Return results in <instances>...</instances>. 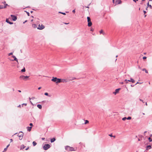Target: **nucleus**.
Segmentation results:
<instances>
[{"mask_svg": "<svg viewBox=\"0 0 152 152\" xmlns=\"http://www.w3.org/2000/svg\"><path fill=\"white\" fill-rule=\"evenodd\" d=\"M86 7L87 8H89V6H88Z\"/></svg>", "mask_w": 152, "mask_h": 152, "instance_id": "obj_63", "label": "nucleus"}, {"mask_svg": "<svg viewBox=\"0 0 152 152\" xmlns=\"http://www.w3.org/2000/svg\"><path fill=\"white\" fill-rule=\"evenodd\" d=\"M76 79V78H75V77H73L72 78V80H75V79Z\"/></svg>", "mask_w": 152, "mask_h": 152, "instance_id": "obj_44", "label": "nucleus"}, {"mask_svg": "<svg viewBox=\"0 0 152 152\" xmlns=\"http://www.w3.org/2000/svg\"><path fill=\"white\" fill-rule=\"evenodd\" d=\"M30 102H31V104L32 105H34L33 104V103L31 102V101H30Z\"/></svg>", "mask_w": 152, "mask_h": 152, "instance_id": "obj_54", "label": "nucleus"}, {"mask_svg": "<svg viewBox=\"0 0 152 152\" xmlns=\"http://www.w3.org/2000/svg\"><path fill=\"white\" fill-rule=\"evenodd\" d=\"M18 107H21V105H19L18 106Z\"/></svg>", "mask_w": 152, "mask_h": 152, "instance_id": "obj_53", "label": "nucleus"}, {"mask_svg": "<svg viewBox=\"0 0 152 152\" xmlns=\"http://www.w3.org/2000/svg\"><path fill=\"white\" fill-rule=\"evenodd\" d=\"M94 31V29L93 28H91V31Z\"/></svg>", "mask_w": 152, "mask_h": 152, "instance_id": "obj_48", "label": "nucleus"}, {"mask_svg": "<svg viewBox=\"0 0 152 152\" xmlns=\"http://www.w3.org/2000/svg\"><path fill=\"white\" fill-rule=\"evenodd\" d=\"M9 145H10V144L8 145L7 146L6 148H8V147H9Z\"/></svg>", "mask_w": 152, "mask_h": 152, "instance_id": "obj_50", "label": "nucleus"}, {"mask_svg": "<svg viewBox=\"0 0 152 152\" xmlns=\"http://www.w3.org/2000/svg\"><path fill=\"white\" fill-rule=\"evenodd\" d=\"M88 26L89 27L91 26L92 25V23L91 22V21L88 22Z\"/></svg>", "mask_w": 152, "mask_h": 152, "instance_id": "obj_20", "label": "nucleus"}, {"mask_svg": "<svg viewBox=\"0 0 152 152\" xmlns=\"http://www.w3.org/2000/svg\"><path fill=\"white\" fill-rule=\"evenodd\" d=\"M25 147V146H24V145H22L20 146V150H22Z\"/></svg>", "mask_w": 152, "mask_h": 152, "instance_id": "obj_17", "label": "nucleus"}, {"mask_svg": "<svg viewBox=\"0 0 152 152\" xmlns=\"http://www.w3.org/2000/svg\"><path fill=\"white\" fill-rule=\"evenodd\" d=\"M45 139V138H42V140H44Z\"/></svg>", "mask_w": 152, "mask_h": 152, "instance_id": "obj_58", "label": "nucleus"}, {"mask_svg": "<svg viewBox=\"0 0 152 152\" xmlns=\"http://www.w3.org/2000/svg\"><path fill=\"white\" fill-rule=\"evenodd\" d=\"M7 149V148H6L4 149V151H6Z\"/></svg>", "mask_w": 152, "mask_h": 152, "instance_id": "obj_42", "label": "nucleus"}, {"mask_svg": "<svg viewBox=\"0 0 152 152\" xmlns=\"http://www.w3.org/2000/svg\"><path fill=\"white\" fill-rule=\"evenodd\" d=\"M18 91L19 92H21V91H20V90H18Z\"/></svg>", "mask_w": 152, "mask_h": 152, "instance_id": "obj_57", "label": "nucleus"}, {"mask_svg": "<svg viewBox=\"0 0 152 152\" xmlns=\"http://www.w3.org/2000/svg\"><path fill=\"white\" fill-rule=\"evenodd\" d=\"M139 100H140V101H141L143 103H144L145 102H144V101H143V100H142V99H139Z\"/></svg>", "mask_w": 152, "mask_h": 152, "instance_id": "obj_38", "label": "nucleus"}, {"mask_svg": "<svg viewBox=\"0 0 152 152\" xmlns=\"http://www.w3.org/2000/svg\"><path fill=\"white\" fill-rule=\"evenodd\" d=\"M56 140V139L55 138H53L51 139L50 142H54Z\"/></svg>", "mask_w": 152, "mask_h": 152, "instance_id": "obj_19", "label": "nucleus"}, {"mask_svg": "<svg viewBox=\"0 0 152 152\" xmlns=\"http://www.w3.org/2000/svg\"><path fill=\"white\" fill-rule=\"evenodd\" d=\"M64 23L65 24H68L69 23Z\"/></svg>", "mask_w": 152, "mask_h": 152, "instance_id": "obj_56", "label": "nucleus"}, {"mask_svg": "<svg viewBox=\"0 0 152 152\" xmlns=\"http://www.w3.org/2000/svg\"><path fill=\"white\" fill-rule=\"evenodd\" d=\"M126 119L128 120H130L131 119V117H129L127 118H126Z\"/></svg>", "mask_w": 152, "mask_h": 152, "instance_id": "obj_33", "label": "nucleus"}, {"mask_svg": "<svg viewBox=\"0 0 152 152\" xmlns=\"http://www.w3.org/2000/svg\"><path fill=\"white\" fill-rule=\"evenodd\" d=\"M65 148L66 150L68 151H75V150L74 149L73 147H71L68 145L66 146Z\"/></svg>", "mask_w": 152, "mask_h": 152, "instance_id": "obj_1", "label": "nucleus"}, {"mask_svg": "<svg viewBox=\"0 0 152 152\" xmlns=\"http://www.w3.org/2000/svg\"><path fill=\"white\" fill-rule=\"evenodd\" d=\"M8 5V4H4V5H0V9H2L3 8H5Z\"/></svg>", "mask_w": 152, "mask_h": 152, "instance_id": "obj_7", "label": "nucleus"}, {"mask_svg": "<svg viewBox=\"0 0 152 152\" xmlns=\"http://www.w3.org/2000/svg\"><path fill=\"white\" fill-rule=\"evenodd\" d=\"M41 88V87H39L38 88V89L39 90Z\"/></svg>", "mask_w": 152, "mask_h": 152, "instance_id": "obj_51", "label": "nucleus"}, {"mask_svg": "<svg viewBox=\"0 0 152 152\" xmlns=\"http://www.w3.org/2000/svg\"><path fill=\"white\" fill-rule=\"evenodd\" d=\"M57 79H58V78H57L56 77H53V78L51 79V80L52 81L55 82L56 83V80H57Z\"/></svg>", "mask_w": 152, "mask_h": 152, "instance_id": "obj_10", "label": "nucleus"}, {"mask_svg": "<svg viewBox=\"0 0 152 152\" xmlns=\"http://www.w3.org/2000/svg\"><path fill=\"white\" fill-rule=\"evenodd\" d=\"M35 98L34 97H33L32 98V99H34Z\"/></svg>", "mask_w": 152, "mask_h": 152, "instance_id": "obj_64", "label": "nucleus"}, {"mask_svg": "<svg viewBox=\"0 0 152 152\" xmlns=\"http://www.w3.org/2000/svg\"><path fill=\"white\" fill-rule=\"evenodd\" d=\"M25 71L26 70L24 67L21 70V72H25Z\"/></svg>", "mask_w": 152, "mask_h": 152, "instance_id": "obj_28", "label": "nucleus"}, {"mask_svg": "<svg viewBox=\"0 0 152 152\" xmlns=\"http://www.w3.org/2000/svg\"><path fill=\"white\" fill-rule=\"evenodd\" d=\"M129 82H132V83H134L135 82V80L132 78H131L130 80H128Z\"/></svg>", "mask_w": 152, "mask_h": 152, "instance_id": "obj_15", "label": "nucleus"}, {"mask_svg": "<svg viewBox=\"0 0 152 152\" xmlns=\"http://www.w3.org/2000/svg\"><path fill=\"white\" fill-rule=\"evenodd\" d=\"M11 142H12L13 140L12 139H10Z\"/></svg>", "mask_w": 152, "mask_h": 152, "instance_id": "obj_59", "label": "nucleus"}, {"mask_svg": "<svg viewBox=\"0 0 152 152\" xmlns=\"http://www.w3.org/2000/svg\"><path fill=\"white\" fill-rule=\"evenodd\" d=\"M27 21V20H25L24 22H23V23H24L25 22H26Z\"/></svg>", "mask_w": 152, "mask_h": 152, "instance_id": "obj_55", "label": "nucleus"}, {"mask_svg": "<svg viewBox=\"0 0 152 152\" xmlns=\"http://www.w3.org/2000/svg\"><path fill=\"white\" fill-rule=\"evenodd\" d=\"M37 107L39 109H41L42 108V106L41 104H37Z\"/></svg>", "mask_w": 152, "mask_h": 152, "instance_id": "obj_21", "label": "nucleus"}, {"mask_svg": "<svg viewBox=\"0 0 152 152\" xmlns=\"http://www.w3.org/2000/svg\"><path fill=\"white\" fill-rule=\"evenodd\" d=\"M29 77V76H25L24 75H22L20 76L19 78L21 80L26 81L27 80V79Z\"/></svg>", "mask_w": 152, "mask_h": 152, "instance_id": "obj_2", "label": "nucleus"}, {"mask_svg": "<svg viewBox=\"0 0 152 152\" xmlns=\"http://www.w3.org/2000/svg\"><path fill=\"white\" fill-rule=\"evenodd\" d=\"M109 136H110V137H115V136H113L112 135V134H109Z\"/></svg>", "mask_w": 152, "mask_h": 152, "instance_id": "obj_35", "label": "nucleus"}, {"mask_svg": "<svg viewBox=\"0 0 152 152\" xmlns=\"http://www.w3.org/2000/svg\"><path fill=\"white\" fill-rule=\"evenodd\" d=\"M126 119V117H124L122 118V120L123 121H125V120Z\"/></svg>", "mask_w": 152, "mask_h": 152, "instance_id": "obj_34", "label": "nucleus"}, {"mask_svg": "<svg viewBox=\"0 0 152 152\" xmlns=\"http://www.w3.org/2000/svg\"><path fill=\"white\" fill-rule=\"evenodd\" d=\"M121 2V0H117L116 1V4H120Z\"/></svg>", "mask_w": 152, "mask_h": 152, "instance_id": "obj_13", "label": "nucleus"}, {"mask_svg": "<svg viewBox=\"0 0 152 152\" xmlns=\"http://www.w3.org/2000/svg\"><path fill=\"white\" fill-rule=\"evenodd\" d=\"M6 22L7 23H9L10 24H13V23L10 22L9 21L8 19H7L6 20Z\"/></svg>", "mask_w": 152, "mask_h": 152, "instance_id": "obj_16", "label": "nucleus"}, {"mask_svg": "<svg viewBox=\"0 0 152 152\" xmlns=\"http://www.w3.org/2000/svg\"><path fill=\"white\" fill-rule=\"evenodd\" d=\"M44 94L45 95H46V96H48V93H45Z\"/></svg>", "mask_w": 152, "mask_h": 152, "instance_id": "obj_37", "label": "nucleus"}, {"mask_svg": "<svg viewBox=\"0 0 152 152\" xmlns=\"http://www.w3.org/2000/svg\"><path fill=\"white\" fill-rule=\"evenodd\" d=\"M31 128H32V127L31 126H30V127L28 126V127H27V129L28 131V132L30 131L31 130Z\"/></svg>", "mask_w": 152, "mask_h": 152, "instance_id": "obj_18", "label": "nucleus"}, {"mask_svg": "<svg viewBox=\"0 0 152 152\" xmlns=\"http://www.w3.org/2000/svg\"><path fill=\"white\" fill-rule=\"evenodd\" d=\"M26 13L27 14L28 16H29V13L28 12H26Z\"/></svg>", "mask_w": 152, "mask_h": 152, "instance_id": "obj_43", "label": "nucleus"}, {"mask_svg": "<svg viewBox=\"0 0 152 152\" xmlns=\"http://www.w3.org/2000/svg\"><path fill=\"white\" fill-rule=\"evenodd\" d=\"M147 132V131H145L144 132V134H145V133H146Z\"/></svg>", "mask_w": 152, "mask_h": 152, "instance_id": "obj_62", "label": "nucleus"}, {"mask_svg": "<svg viewBox=\"0 0 152 152\" xmlns=\"http://www.w3.org/2000/svg\"><path fill=\"white\" fill-rule=\"evenodd\" d=\"M12 56L14 58V59L13 60H12V61H16L17 62L18 64V60L16 58V57L15 56H13V55Z\"/></svg>", "mask_w": 152, "mask_h": 152, "instance_id": "obj_9", "label": "nucleus"}, {"mask_svg": "<svg viewBox=\"0 0 152 152\" xmlns=\"http://www.w3.org/2000/svg\"><path fill=\"white\" fill-rule=\"evenodd\" d=\"M147 6H148H148H149V7H150V8H152V6H151V5H149V2H148L147 3Z\"/></svg>", "mask_w": 152, "mask_h": 152, "instance_id": "obj_26", "label": "nucleus"}, {"mask_svg": "<svg viewBox=\"0 0 152 152\" xmlns=\"http://www.w3.org/2000/svg\"><path fill=\"white\" fill-rule=\"evenodd\" d=\"M142 70L143 71H145V72L147 73H148V71H147V70H146V69L145 68H144V69H143Z\"/></svg>", "mask_w": 152, "mask_h": 152, "instance_id": "obj_23", "label": "nucleus"}, {"mask_svg": "<svg viewBox=\"0 0 152 152\" xmlns=\"http://www.w3.org/2000/svg\"><path fill=\"white\" fill-rule=\"evenodd\" d=\"M87 20H88V22H89L91 21V19H90V18L89 17H87Z\"/></svg>", "mask_w": 152, "mask_h": 152, "instance_id": "obj_24", "label": "nucleus"}, {"mask_svg": "<svg viewBox=\"0 0 152 152\" xmlns=\"http://www.w3.org/2000/svg\"><path fill=\"white\" fill-rule=\"evenodd\" d=\"M61 82L66 83L68 81V80L67 79H61Z\"/></svg>", "mask_w": 152, "mask_h": 152, "instance_id": "obj_8", "label": "nucleus"}, {"mask_svg": "<svg viewBox=\"0 0 152 152\" xmlns=\"http://www.w3.org/2000/svg\"><path fill=\"white\" fill-rule=\"evenodd\" d=\"M29 148V147H28L26 149V150H27Z\"/></svg>", "mask_w": 152, "mask_h": 152, "instance_id": "obj_49", "label": "nucleus"}, {"mask_svg": "<svg viewBox=\"0 0 152 152\" xmlns=\"http://www.w3.org/2000/svg\"><path fill=\"white\" fill-rule=\"evenodd\" d=\"M143 12L144 14H145L146 13V12L144 10Z\"/></svg>", "mask_w": 152, "mask_h": 152, "instance_id": "obj_52", "label": "nucleus"}, {"mask_svg": "<svg viewBox=\"0 0 152 152\" xmlns=\"http://www.w3.org/2000/svg\"><path fill=\"white\" fill-rule=\"evenodd\" d=\"M45 28V26L42 24L39 25V26L37 28V29L39 30H42Z\"/></svg>", "mask_w": 152, "mask_h": 152, "instance_id": "obj_5", "label": "nucleus"}, {"mask_svg": "<svg viewBox=\"0 0 152 152\" xmlns=\"http://www.w3.org/2000/svg\"><path fill=\"white\" fill-rule=\"evenodd\" d=\"M50 147V145L47 144H45L44 145L43 147V148L44 150H46L49 149Z\"/></svg>", "mask_w": 152, "mask_h": 152, "instance_id": "obj_3", "label": "nucleus"}, {"mask_svg": "<svg viewBox=\"0 0 152 152\" xmlns=\"http://www.w3.org/2000/svg\"><path fill=\"white\" fill-rule=\"evenodd\" d=\"M120 83L121 84H124V83L123 82H120Z\"/></svg>", "mask_w": 152, "mask_h": 152, "instance_id": "obj_47", "label": "nucleus"}, {"mask_svg": "<svg viewBox=\"0 0 152 152\" xmlns=\"http://www.w3.org/2000/svg\"><path fill=\"white\" fill-rule=\"evenodd\" d=\"M120 89V88L116 89L115 90V92H114L113 93L115 94H116L118 93V92L119 91Z\"/></svg>", "mask_w": 152, "mask_h": 152, "instance_id": "obj_11", "label": "nucleus"}, {"mask_svg": "<svg viewBox=\"0 0 152 152\" xmlns=\"http://www.w3.org/2000/svg\"><path fill=\"white\" fill-rule=\"evenodd\" d=\"M89 121L87 120H86L85 121V124H86L88 123Z\"/></svg>", "mask_w": 152, "mask_h": 152, "instance_id": "obj_29", "label": "nucleus"}, {"mask_svg": "<svg viewBox=\"0 0 152 152\" xmlns=\"http://www.w3.org/2000/svg\"><path fill=\"white\" fill-rule=\"evenodd\" d=\"M151 145H147L146 146V150H148L149 149H151Z\"/></svg>", "mask_w": 152, "mask_h": 152, "instance_id": "obj_14", "label": "nucleus"}, {"mask_svg": "<svg viewBox=\"0 0 152 152\" xmlns=\"http://www.w3.org/2000/svg\"><path fill=\"white\" fill-rule=\"evenodd\" d=\"M32 26L34 28H36L37 27V25L35 24H33L32 25Z\"/></svg>", "mask_w": 152, "mask_h": 152, "instance_id": "obj_22", "label": "nucleus"}, {"mask_svg": "<svg viewBox=\"0 0 152 152\" xmlns=\"http://www.w3.org/2000/svg\"><path fill=\"white\" fill-rule=\"evenodd\" d=\"M32 143H33V145L34 146H35L37 144V143L35 141H33V142Z\"/></svg>", "mask_w": 152, "mask_h": 152, "instance_id": "obj_25", "label": "nucleus"}, {"mask_svg": "<svg viewBox=\"0 0 152 152\" xmlns=\"http://www.w3.org/2000/svg\"><path fill=\"white\" fill-rule=\"evenodd\" d=\"M146 57L145 56H144L143 57V59L144 60L145 59H146Z\"/></svg>", "mask_w": 152, "mask_h": 152, "instance_id": "obj_39", "label": "nucleus"}, {"mask_svg": "<svg viewBox=\"0 0 152 152\" xmlns=\"http://www.w3.org/2000/svg\"><path fill=\"white\" fill-rule=\"evenodd\" d=\"M60 13L64 15H66V13H64V12H59Z\"/></svg>", "mask_w": 152, "mask_h": 152, "instance_id": "obj_40", "label": "nucleus"}, {"mask_svg": "<svg viewBox=\"0 0 152 152\" xmlns=\"http://www.w3.org/2000/svg\"><path fill=\"white\" fill-rule=\"evenodd\" d=\"M133 1L135 2H136L137 1H138V0H133Z\"/></svg>", "mask_w": 152, "mask_h": 152, "instance_id": "obj_46", "label": "nucleus"}, {"mask_svg": "<svg viewBox=\"0 0 152 152\" xmlns=\"http://www.w3.org/2000/svg\"><path fill=\"white\" fill-rule=\"evenodd\" d=\"M145 105H146V106H147V102H146L145 103Z\"/></svg>", "mask_w": 152, "mask_h": 152, "instance_id": "obj_60", "label": "nucleus"}, {"mask_svg": "<svg viewBox=\"0 0 152 152\" xmlns=\"http://www.w3.org/2000/svg\"><path fill=\"white\" fill-rule=\"evenodd\" d=\"M148 140H149V141L150 142H151L152 141V140L151 139L150 137H149L148 138Z\"/></svg>", "mask_w": 152, "mask_h": 152, "instance_id": "obj_30", "label": "nucleus"}, {"mask_svg": "<svg viewBox=\"0 0 152 152\" xmlns=\"http://www.w3.org/2000/svg\"><path fill=\"white\" fill-rule=\"evenodd\" d=\"M22 106L23 107V105H25V106H26L27 105V104L26 103H23L22 104Z\"/></svg>", "mask_w": 152, "mask_h": 152, "instance_id": "obj_32", "label": "nucleus"}, {"mask_svg": "<svg viewBox=\"0 0 152 152\" xmlns=\"http://www.w3.org/2000/svg\"><path fill=\"white\" fill-rule=\"evenodd\" d=\"M29 125L30 126H33V124L31 123Z\"/></svg>", "mask_w": 152, "mask_h": 152, "instance_id": "obj_45", "label": "nucleus"}, {"mask_svg": "<svg viewBox=\"0 0 152 152\" xmlns=\"http://www.w3.org/2000/svg\"><path fill=\"white\" fill-rule=\"evenodd\" d=\"M128 80H126V79L124 81H125V83H128V82H129V81H128Z\"/></svg>", "mask_w": 152, "mask_h": 152, "instance_id": "obj_31", "label": "nucleus"}, {"mask_svg": "<svg viewBox=\"0 0 152 152\" xmlns=\"http://www.w3.org/2000/svg\"><path fill=\"white\" fill-rule=\"evenodd\" d=\"M138 83H139V82H137V83L135 84V85H136L137 84H138Z\"/></svg>", "mask_w": 152, "mask_h": 152, "instance_id": "obj_61", "label": "nucleus"}, {"mask_svg": "<svg viewBox=\"0 0 152 152\" xmlns=\"http://www.w3.org/2000/svg\"><path fill=\"white\" fill-rule=\"evenodd\" d=\"M18 136L19 138V139L20 140H21L22 139L23 136V134L22 132H20V133L18 134Z\"/></svg>", "mask_w": 152, "mask_h": 152, "instance_id": "obj_4", "label": "nucleus"}, {"mask_svg": "<svg viewBox=\"0 0 152 152\" xmlns=\"http://www.w3.org/2000/svg\"><path fill=\"white\" fill-rule=\"evenodd\" d=\"M61 83V79L58 78L56 82V83L57 84L59 83Z\"/></svg>", "mask_w": 152, "mask_h": 152, "instance_id": "obj_12", "label": "nucleus"}, {"mask_svg": "<svg viewBox=\"0 0 152 152\" xmlns=\"http://www.w3.org/2000/svg\"><path fill=\"white\" fill-rule=\"evenodd\" d=\"M100 34H102L103 35H104V32L103 30H101L100 31Z\"/></svg>", "mask_w": 152, "mask_h": 152, "instance_id": "obj_27", "label": "nucleus"}, {"mask_svg": "<svg viewBox=\"0 0 152 152\" xmlns=\"http://www.w3.org/2000/svg\"><path fill=\"white\" fill-rule=\"evenodd\" d=\"M11 16L12 18V20L13 21H15L17 19V17L15 15H11Z\"/></svg>", "mask_w": 152, "mask_h": 152, "instance_id": "obj_6", "label": "nucleus"}, {"mask_svg": "<svg viewBox=\"0 0 152 152\" xmlns=\"http://www.w3.org/2000/svg\"><path fill=\"white\" fill-rule=\"evenodd\" d=\"M72 12L73 13H75V10H72Z\"/></svg>", "mask_w": 152, "mask_h": 152, "instance_id": "obj_41", "label": "nucleus"}, {"mask_svg": "<svg viewBox=\"0 0 152 152\" xmlns=\"http://www.w3.org/2000/svg\"><path fill=\"white\" fill-rule=\"evenodd\" d=\"M12 54H13V53L12 52V53H9V54H8V55L9 56H10L12 55Z\"/></svg>", "mask_w": 152, "mask_h": 152, "instance_id": "obj_36", "label": "nucleus"}]
</instances>
